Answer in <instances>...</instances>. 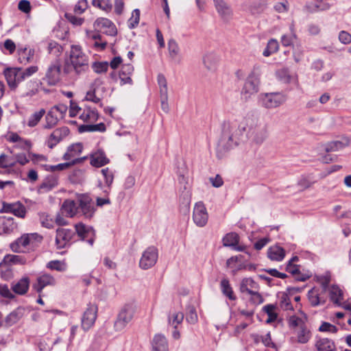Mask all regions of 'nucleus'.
Masks as SVG:
<instances>
[{
	"label": "nucleus",
	"mask_w": 351,
	"mask_h": 351,
	"mask_svg": "<svg viewBox=\"0 0 351 351\" xmlns=\"http://www.w3.org/2000/svg\"><path fill=\"white\" fill-rule=\"evenodd\" d=\"M245 133L256 145H261L267 138V123L258 112L250 111L244 116H234L223 123L221 136L217 147V158H223L239 145Z\"/></svg>",
	"instance_id": "1"
},
{
	"label": "nucleus",
	"mask_w": 351,
	"mask_h": 351,
	"mask_svg": "<svg viewBox=\"0 0 351 351\" xmlns=\"http://www.w3.org/2000/svg\"><path fill=\"white\" fill-rule=\"evenodd\" d=\"M88 69V57L82 51L80 46L72 45L69 59L64 63V72L66 74L74 72L77 75H81L86 73Z\"/></svg>",
	"instance_id": "2"
},
{
	"label": "nucleus",
	"mask_w": 351,
	"mask_h": 351,
	"mask_svg": "<svg viewBox=\"0 0 351 351\" xmlns=\"http://www.w3.org/2000/svg\"><path fill=\"white\" fill-rule=\"evenodd\" d=\"M42 241L43 237L38 233L23 234L12 242L10 247L15 253H29L34 251Z\"/></svg>",
	"instance_id": "3"
},
{
	"label": "nucleus",
	"mask_w": 351,
	"mask_h": 351,
	"mask_svg": "<svg viewBox=\"0 0 351 351\" xmlns=\"http://www.w3.org/2000/svg\"><path fill=\"white\" fill-rule=\"evenodd\" d=\"M287 101V96L280 92L261 93L258 95V104L266 109H274L280 107Z\"/></svg>",
	"instance_id": "4"
},
{
	"label": "nucleus",
	"mask_w": 351,
	"mask_h": 351,
	"mask_svg": "<svg viewBox=\"0 0 351 351\" xmlns=\"http://www.w3.org/2000/svg\"><path fill=\"white\" fill-rule=\"evenodd\" d=\"M77 204L78 205V215L83 216L85 219H91L95 212L94 202L92 198L85 194H80L77 196Z\"/></svg>",
	"instance_id": "5"
},
{
	"label": "nucleus",
	"mask_w": 351,
	"mask_h": 351,
	"mask_svg": "<svg viewBox=\"0 0 351 351\" xmlns=\"http://www.w3.org/2000/svg\"><path fill=\"white\" fill-rule=\"evenodd\" d=\"M134 312L135 308L132 304H125L119 312L114 322L115 330H123L132 319Z\"/></svg>",
	"instance_id": "6"
},
{
	"label": "nucleus",
	"mask_w": 351,
	"mask_h": 351,
	"mask_svg": "<svg viewBox=\"0 0 351 351\" xmlns=\"http://www.w3.org/2000/svg\"><path fill=\"white\" fill-rule=\"evenodd\" d=\"M158 258V252L156 247H148L142 254L139 261V267L142 269H148L154 267Z\"/></svg>",
	"instance_id": "7"
},
{
	"label": "nucleus",
	"mask_w": 351,
	"mask_h": 351,
	"mask_svg": "<svg viewBox=\"0 0 351 351\" xmlns=\"http://www.w3.org/2000/svg\"><path fill=\"white\" fill-rule=\"evenodd\" d=\"M61 63L59 60L52 62L48 66L43 80L49 85H56L60 80Z\"/></svg>",
	"instance_id": "8"
},
{
	"label": "nucleus",
	"mask_w": 351,
	"mask_h": 351,
	"mask_svg": "<svg viewBox=\"0 0 351 351\" xmlns=\"http://www.w3.org/2000/svg\"><path fill=\"white\" fill-rule=\"evenodd\" d=\"M208 214L202 202L195 203L193 211V220L200 228L205 226L208 222Z\"/></svg>",
	"instance_id": "9"
},
{
	"label": "nucleus",
	"mask_w": 351,
	"mask_h": 351,
	"mask_svg": "<svg viewBox=\"0 0 351 351\" xmlns=\"http://www.w3.org/2000/svg\"><path fill=\"white\" fill-rule=\"evenodd\" d=\"M97 313V306L89 304L82 318V327L84 330H89L94 324Z\"/></svg>",
	"instance_id": "10"
},
{
	"label": "nucleus",
	"mask_w": 351,
	"mask_h": 351,
	"mask_svg": "<svg viewBox=\"0 0 351 351\" xmlns=\"http://www.w3.org/2000/svg\"><path fill=\"white\" fill-rule=\"evenodd\" d=\"M94 27L109 36H115L117 30L115 25L108 19L100 18L94 23Z\"/></svg>",
	"instance_id": "11"
},
{
	"label": "nucleus",
	"mask_w": 351,
	"mask_h": 351,
	"mask_svg": "<svg viewBox=\"0 0 351 351\" xmlns=\"http://www.w3.org/2000/svg\"><path fill=\"white\" fill-rule=\"evenodd\" d=\"M260 81L247 77L243 87L241 90V95L245 99H248L252 95L257 93L259 90Z\"/></svg>",
	"instance_id": "12"
},
{
	"label": "nucleus",
	"mask_w": 351,
	"mask_h": 351,
	"mask_svg": "<svg viewBox=\"0 0 351 351\" xmlns=\"http://www.w3.org/2000/svg\"><path fill=\"white\" fill-rule=\"evenodd\" d=\"M215 9L224 21H229L233 16L230 6L224 0H213Z\"/></svg>",
	"instance_id": "13"
},
{
	"label": "nucleus",
	"mask_w": 351,
	"mask_h": 351,
	"mask_svg": "<svg viewBox=\"0 0 351 351\" xmlns=\"http://www.w3.org/2000/svg\"><path fill=\"white\" fill-rule=\"evenodd\" d=\"M73 232L70 229L58 228L56 231V243L58 248L65 247L73 236Z\"/></svg>",
	"instance_id": "14"
},
{
	"label": "nucleus",
	"mask_w": 351,
	"mask_h": 351,
	"mask_svg": "<svg viewBox=\"0 0 351 351\" xmlns=\"http://www.w3.org/2000/svg\"><path fill=\"white\" fill-rule=\"evenodd\" d=\"M2 211L4 213H12L20 218H24L26 215V208L25 206L19 202L12 204L3 203Z\"/></svg>",
	"instance_id": "15"
},
{
	"label": "nucleus",
	"mask_w": 351,
	"mask_h": 351,
	"mask_svg": "<svg viewBox=\"0 0 351 351\" xmlns=\"http://www.w3.org/2000/svg\"><path fill=\"white\" fill-rule=\"evenodd\" d=\"M4 75L10 88H15L17 84L22 80L20 68L7 69L4 71Z\"/></svg>",
	"instance_id": "16"
},
{
	"label": "nucleus",
	"mask_w": 351,
	"mask_h": 351,
	"mask_svg": "<svg viewBox=\"0 0 351 351\" xmlns=\"http://www.w3.org/2000/svg\"><path fill=\"white\" fill-rule=\"evenodd\" d=\"M77 207V199L75 200L67 199L63 202L60 210L66 217H73L78 215Z\"/></svg>",
	"instance_id": "17"
},
{
	"label": "nucleus",
	"mask_w": 351,
	"mask_h": 351,
	"mask_svg": "<svg viewBox=\"0 0 351 351\" xmlns=\"http://www.w3.org/2000/svg\"><path fill=\"white\" fill-rule=\"evenodd\" d=\"M17 228L14 218L5 216L0 217V235L10 234Z\"/></svg>",
	"instance_id": "18"
},
{
	"label": "nucleus",
	"mask_w": 351,
	"mask_h": 351,
	"mask_svg": "<svg viewBox=\"0 0 351 351\" xmlns=\"http://www.w3.org/2000/svg\"><path fill=\"white\" fill-rule=\"evenodd\" d=\"M56 280L54 278L47 274H44L37 278L36 282L33 285V288L38 293L47 286L54 285Z\"/></svg>",
	"instance_id": "19"
},
{
	"label": "nucleus",
	"mask_w": 351,
	"mask_h": 351,
	"mask_svg": "<svg viewBox=\"0 0 351 351\" xmlns=\"http://www.w3.org/2000/svg\"><path fill=\"white\" fill-rule=\"evenodd\" d=\"M83 149V146L81 143H75L69 146L66 150V152L63 156V159L65 160H71L72 161L74 159H79V158H76L79 156ZM86 158H80V162L84 160Z\"/></svg>",
	"instance_id": "20"
},
{
	"label": "nucleus",
	"mask_w": 351,
	"mask_h": 351,
	"mask_svg": "<svg viewBox=\"0 0 351 351\" xmlns=\"http://www.w3.org/2000/svg\"><path fill=\"white\" fill-rule=\"evenodd\" d=\"M219 62V56L214 52L206 53L203 56V64L209 71H215Z\"/></svg>",
	"instance_id": "21"
},
{
	"label": "nucleus",
	"mask_w": 351,
	"mask_h": 351,
	"mask_svg": "<svg viewBox=\"0 0 351 351\" xmlns=\"http://www.w3.org/2000/svg\"><path fill=\"white\" fill-rule=\"evenodd\" d=\"M69 133L66 128H62L55 130L50 135L48 141V146L52 148L58 143Z\"/></svg>",
	"instance_id": "22"
},
{
	"label": "nucleus",
	"mask_w": 351,
	"mask_h": 351,
	"mask_svg": "<svg viewBox=\"0 0 351 351\" xmlns=\"http://www.w3.org/2000/svg\"><path fill=\"white\" fill-rule=\"evenodd\" d=\"M152 351H168V343L166 337L160 334L154 337L152 342Z\"/></svg>",
	"instance_id": "23"
},
{
	"label": "nucleus",
	"mask_w": 351,
	"mask_h": 351,
	"mask_svg": "<svg viewBox=\"0 0 351 351\" xmlns=\"http://www.w3.org/2000/svg\"><path fill=\"white\" fill-rule=\"evenodd\" d=\"M278 79L285 84L295 83L298 84V77L295 74H291L290 71L285 68L279 69L276 71Z\"/></svg>",
	"instance_id": "24"
},
{
	"label": "nucleus",
	"mask_w": 351,
	"mask_h": 351,
	"mask_svg": "<svg viewBox=\"0 0 351 351\" xmlns=\"http://www.w3.org/2000/svg\"><path fill=\"white\" fill-rule=\"evenodd\" d=\"M29 287V278L28 277H23L16 282H14L12 286V291L19 295L25 294Z\"/></svg>",
	"instance_id": "25"
},
{
	"label": "nucleus",
	"mask_w": 351,
	"mask_h": 351,
	"mask_svg": "<svg viewBox=\"0 0 351 351\" xmlns=\"http://www.w3.org/2000/svg\"><path fill=\"white\" fill-rule=\"evenodd\" d=\"M241 256H232L226 261V267L232 269V273L235 275L239 271L246 269V265L240 263Z\"/></svg>",
	"instance_id": "26"
},
{
	"label": "nucleus",
	"mask_w": 351,
	"mask_h": 351,
	"mask_svg": "<svg viewBox=\"0 0 351 351\" xmlns=\"http://www.w3.org/2000/svg\"><path fill=\"white\" fill-rule=\"evenodd\" d=\"M134 71V67L131 64H125L122 66L121 70L119 73V78L121 84H131L132 80L131 75Z\"/></svg>",
	"instance_id": "27"
},
{
	"label": "nucleus",
	"mask_w": 351,
	"mask_h": 351,
	"mask_svg": "<svg viewBox=\"0 0 351 351\" xmlns=\"http://www.w3.org/2000/svg\"><path fill=\"white\" fill-rule=\"evenodd\" d=\"M296 335V342L302 344L306 343L311 337V332L306 324L298 328L295 330Z\"/></svg>",
	"instance_id": "28"
},
{
	"label": "nucleus",
	"mask_w": 351,
	"mask_h": 351,
	"mask_svg": "<svg viewBox=\"0 0 351 351\" xmlns=\"http://www.w3.org/2000/svg\"><path fill=\"white\" fill-rule=\"evenodd\" d=\"M35 50L34 49L20 48L18 49L19 61L24 64L32 62Z\"/></svg>",
	"instance_id": "29"
},
{
	"label": "nucleus",
	"mask_w": 351,
	"mask_h": 351,
	"mask_svg": "<svg viewBox=\"0 0 351 351\" xmlns=\"http://www.w3.org/2000/svg\"><path fill=\"white\" fill-rule=\"evenodd\" d=\"M267 256L271 261H281L285 256V251L280 246L274 245L268 249Z\"/></svg>",
	"instance_id": "30"
},
{
	"label": "nucleus",
	"mask_w": 351,
	"mask_h": 351,
	"mask_svg": "<svg viewBox=\"0 0 351 351\" xmlns=\"http://www.w3.org/2000/svg\"><path fill=\"white\" fill-rule=\"evenodd\" d=\"M308 298L311 304L313 306L324 304L326 301L324 297L321 295L319 290L317 288H313L308 291Z\"/></svg>",
	"instance_id": "31"
},
{
	"label": "nucleus",
	"mask_w": 351,
	"mask_h": 351,
	"mask_svg": "<svg viewBox=\"0 0 351 351\" xmlns=\"http://www.w3.org/2000/svg\"><path fill=\"white\" fill-rule=\"evenodd\" d=\"M109 162L105 154L101 151H98L91 155L90 164L97 167H102Z\"/></svg>",
	"instance_id": "32"
},
{
	"label": "nucleus",
	"mask_w": 351,
	"mask_h": 351,
	"mask_svg": "<svg viewBox=\"0 0 351 351\" xmlns=\"http://www.w3.org/2000/svg\"><path fill=\"white\" fill-rule=\"evenodd\" d=\"M239 236L237 233L234 232L228 233L223 238V243L224 246L233 247L235 250L238 251H242V247H236L239 243Z\"/></svg>",
	"instance_id": "33"
},
{
	"label": "nucleus",
	"mask_w": 351,
	"mask_h": 351,
	"mask_svg": "<svg viewBox=\"0 0 351 351\" xmlns=\"http://www.w3.org/2000/svg\"><path fill=\"white\" fill-rule=\"evenodd\" d=\"M315 347L318 351H335V344L328 338L319 339L316 341Z\"/></svg>",
	"instance_id": "34"
},
{
	"label": "nucleus",
	"mask_w": 351,
	"mask_h": 351,
	"mask_svg": "<svg viewBox=\"0 0 351 351\" xmlns=\"http://www.w3.org/2000/svg\"><path fill=\"white\" fill-rule=\"evenodd\" d=\"M350 141L348 138H343L341 141H335L327 143L325 145L326 152H337L348 146Z\"/></svg>",
	"instance_id": "35"
},
{
	"label": "nucleus",
	"mask_w": 351,
	"mask_h": 351,
	"mask_svg": "<svg viewBox=\"0 0 351 351\" xmlns=\"http://www.w3.org/2000/svg\"><path fill=\"white\" fill-rule=\"evenodd\" d=\"M99 117L97 110L86 108L80 114V118L84 122L94 123L97 121Z\"/></svg>",
	"instance_id": "36"
},
{
	"label": "nucleus",
	"mask_w": 351,
	"mask_h": 351,
	"mask_svg": "<svg viewBox=\"0 0 351 351\" xmlns=\"http://www.w3.org/2000/svg\"><path fill=\"white\" fill-rule=\"evenodd\" d=\"M3 263L5 265H24L26 263V258L20 255L8 254L3 258Z\"/></svg>",
	"instance_id": "37"
},
{
	"label": "nucleus",
	"mask_w": 351,
	"mask_h": 351,
	"mask_svg": "<svg viewBox=\"0 0 351 351\" xmlns=\"http://www.w3.org/2000/svg\"><path fill=\"white\" fill-rule=\"evenodd\" d=\"M220 287L223 294L228 298L229 300H235L237 299L228 279H222L220 283Z\"/></svg>",
	"instance_id": "38"
},
{
	"label": "nucleus",
	"mask_w": 351,
	"mask_h": 351,
	"mask_svg": "<svg viewBox=\"0 0 351 351\" xmlns=\"http://www.w3.org/2000/svg\"><path fill=\"white\" fill-rule=\"evenodd\" d=\"M23 308H18L11 312L5 318V322L8 325L12 326L16 323L23 315Z\"/></svg>",
	"instance_id": "39"
},
{
	"label": "nucleus",
	"mask_w": 351,
	"mask_h": 351,
	"mask_svg": "<svg viewBox=\"0 0 351 351\" xmlns=\"http://www.w3.org/2000/svg\"><path fill=\"white\" fill-rule=\"evenodd\" d=\"M330 298L331 301H332L337 305H341V301L343 299V292L336 285H333L330 289Z\"/></svg>",
	"instance_id": "40"
},
{
	"label": "nucleus",
	"mask_w": 351,
	"mask_h": 351,
	"mask_svg": "<svg viewBox=\"0 0 351 351\" xmlns=\"http://www.w3.org/2000/svg\"><path fill=\"white\" fill-rule=\"evenodd\" d=\"M45 110L43 108L34 112L28 118L27 125L30 128L35 127L39 123L45 114Z\"/></svg>",
	"instance_id": "41"
},
{
	"label": "nucleus",
	"mask_w": 351,
	"mask_h": 351,
	"mask_svg": "<svg viewBox=\"0 0 351 351\" xmlns=\"http://www.w3.org/2000/svg\"><path fill=\"white\" fill-rule=\"evenodd\" d=\"M184 319V314L182 312H173L168 315V323L174 328H177Z\"/></svg>",
	"instance_id": "42"
},
{
	"label": "nucleus",
	"mask_w": 351,
	"mask_h": 351,
	"mask_svg": "<svg viewBox=\"0 0 351 351\" xmlns=\"http://www.w3.org/2000/svg\"><path fill=\"white\" fill-rule=\"evenodd\" d=\"M178 182L179 184L183 186V192L182 195L184 199L186 201L187 204H189L191 201V193L189 191V187L188 186V179L183 175H180L178 177Z\"/></svg>",
	"instance_id": "43"
},
{
	"label": "nucleus",
	"mask_w": 351,
	"mask_h": 351,
	"mask_svg": "<svg viewBox=\"0 0 351 351\" xmlns=\"http://www.w3.org/2000/svg\"><path fill=\"white\" fill-rule=\"evenodd\" d=\"M59 119L60 118L58 117V114L51 109L45 117L46 124L44 125V128L50 129L54 127L58 123Z\"/></svg>",
	"instance_id": "44"
},
{
	"label": "nucleus",
	"mask_w": 351,
	"mask_h": 351,
	"mask_svg": "<svg viewBox=\"0 0 351 351\" xmlns=\"http://www.w3.org/2000/svg\"><path fill=\"white\" fill-rule=\"evenodd\" d=\"M257 287L256 283L251 278H245L241 280L240 284V291L243 293L252 291V289H256Z\"/></svg>",
	"instance_id": "45"
},
{
	"label": "nucleus",
	"mask_w": 351,
	"mask_h": 351,
	"mask_svg": "<svg viewBox=\"0 0 351 351\" xmlns=\"http://www.w3.org/2000/svg\"><path fill=\"white\" fill-rule=\"evenodd\" d=\"M296 38V35L294 30V25L292 24L290 26V33L288 34L282 35L281 37L282 45L285 47H289L293 45L294 40Z\"/></svg>",
	"instance_id": "46"
},
{
	"label": "nucleus",
	"mask_w": 351,
	"mask_h": 351,
	"mask_svg": "<svg viewBox=\"0 0 351 351\" xmlns=\"http://www.w3.org/2000/svg\"><path fill=\"white\" fill-rule=\"evenodd\" d=\"M80 132H104L106 125L103 123L99 124L82 125L79 128Z\"/></svg>",
	"instance_id": "47"
},
{
	"label": "nucleus",
	"mask_w": 351,
	"mask_h": 351,
	"mask_svg": "<svg viewBox=\"0 0 351 351\" xmlns=\"http://www.w3.org/2000/svg\"><path fill=\"white\" fill-rule=\"evenodd\" d=\"M75 228L78 236L81 237L82 240H84L86 238L88 237L90 234H92V230L82 223L76 224L75 226Z\"/></svg>",
	"instance_id": "48"
},
{
	"label": "nucleus",
	"mask_w": 351,
	"mask_h": 351,
	"mask_svg": "<svg viewBox=\"0 0 351 351\" xmlns=\"http://www.w3.org/2000/svg\"><path fill=\"white\" fill-rule=\"evenodd\" d=\"M168 51L171 59H176L180 53V47L174 39H170L168 42Z\"/></svg>",
	"instance_id": "49"
},
{
	"label": "nucleus",
	"mask_w": 351,
	"mask_h": 351,
	"mask_svg": "<svg viewBox=\"0 0 351 351\" xmlns=\"http://www.w3.org/2000/svg\"><path fill=\"white\" fill-rule=\"evenodd\" d=\"M140 20V10L135 9L132 13V16L129 19L128 25L130 29H133L137 26Z\"/></svg>",
	"instance_id": "50"
},
{
	"label": "nucleus",
	"mask_w": 351,
	"mask_h": 351,
	"mask_svg": "<svg viewBox=\"0 0 351 351\" xmlns=\"http://www.w3.org/2000/svg\"><path fill=\"white\" fill-rule=\"evenodd\" d=\"M92 3L94 6L106 12L110 11L112 7L110 0H93Z\"/></svg>",
	"instance_id": "51"
},
{
	"label": "nucleus",
	"mask_w": 351,
	"mask_h": 351,
	"mask_svg": "<svg viewBox=\"0 0 351 351\" xmlns=\"http://www.w3.org/2000/svg\"><path fill=\"white\" fill-rule=\"evenodd\" d=\"M79 161H80V159H74V160H73L71 162H64V163H60V164H58L57 165L50 166L49 169L51 171H62V170L68 169L71 165H75L76 163H78Z\"/></svg>",
	"instance_id": "52"
},
{
	"label": "nucleus",
	"mask_w": 351,
	"mask_h": 351,
	"mask_svg": "<svg viewBox=\"0 0 351 351\" xmlns=\"http://www.w3.org/2000/svg\"><path fill=\"white\" fill-rule=\"evenodd\" d=\"M47 267L58 271H63L66 270L65 264L60 261H51L49 262L47 265Z\"/></svg>",
	"instance_id": "53"
},
{
	"label": "nucleus",
	"mask_w": 351,
	"mask_h": 351,
	"mask_svg": "<svg viewBox=\"0 0 351 351\" xmlns=\"http://www.w3.org/2000/svg\"><path fill=\"white\" fill-rule=\"evenodd\" d=\"M101 173L104 178L106 184L110 188L114 180L113 173L108 168L102 169Z\"/></svg>",
	"instance_id": "54"
},
{
	"label": "nucleus",
	"mask_w": 351,
	"mask_h": 351,
	"mask_svg": "<svg viewBox=\"0 0 351 351\" xmlns=\"http://www.w3.org/2000/svg\"><path fill=\"white\" fill-rule=\"evenodd\" d=\"M64 17L69 22L75 26L82 25L84 21L83 18L76 16L72 13H65Z\"/></svg>",
	"instance_id": "55"
},
{
	"label": "nucleus",
	"mask_w": 351,
	"mask_h": 351,
	"mask_svg": "<svg viewBox=\"0 0 351 351\" xmlns=\"http://www.w3.org/2000/svg\"><path fill=\"white\" fill-rule=\"evenodd\" d=\"M275 306L272 304H267L263 307L264 311L268 315L269 319L267 320L269 323L277 318V314L274 312Z\"/></svg>",
	"instance_id": "56"
},
{
	"label": "nucleus",
	"mask_w": 351,
	"mask_h": 351,
	"mask_svg": "<svg viewBox=\"0 0 351 351\" xmlns=\"http://www.w3.org/2000/svg\"><path fill=\"white\" fill-rule=\"evenodd\" d=\"M88 8L87 0H78L75 4L73 11L75 14H81L85 12Z\"/></svg>",
	"instance_id": "57"
},
{
	"label": "nucleus",
	"mask_w": 351,
	"mask_h": 351,
	"mask_svg": "<svg viewBox=\"0 0 351 351\" xmlns=\"http://www.w3.org/2000/svg\"><path fill=\"white\" fill-rule=\"evenodd\" d=\"M109 66L107 62H94L93 64V69L97 73H101L106 72Z\"/></svg>",
	"instance_id": "58"
},
{
	"label": "nucleus",
	"mask_w": 351,
	"mask_h": 351,
	"mask_svg": "<svg viewBox=\"0 0 351 351\" xmlns=\"http://www.w3.org/2000/svg\"><path fill=\"white\" fill-rule=\"evenodd\" d=\"M289 4L287 0L278 2L274 5V10L278 13H285L289 10Z\"/></svg>",
	"instance_id": "59"
},
{
	"label": "nucleus",
	"mask_w": 351,
	"mask_h": 351,
	"mask_svg": "<svg viewBox=\"0 0 351 351\" xmlns=\"http://www.w3.org/2000/svg\"><path fill=\"white\" fill-rule=\"evenodd\" d=\"M15 162L4 154L0 156V167L8 168L14 166Z\"/></svg>",
	"instance_id": "60"
},
{
	"label": "nucleus",
	"mask_w": 351,
	"mask_h": 351,
	"mask_svg": "<svg viewBox=\"0 0 351 351\" xmlns=\"http://www.w3.org/2000/svg\"><path fill=\"white\" fill-rule=\"evenodd\" d=\"M38 68L37 66H31L25 69V70H22L21 69H20V73L22 80L36 73L38 71Z\"/></svg>",
	"instance_id": "61"
},
{
	"label": "nucleus",
	"mask_w": 351,
	"mask_h": 351,
	"mask_svg": "<svg viewBox=\"0 0 351 351\" xmlns=\"http://www.w3.org/2000/svg\"><path fill=\"white\" fill-rule=\"evenodd\" d=\"M261 73L262 66L259 64H255L254 65L250 73L247 77L260 81V77L261 75Z\"/></svg>",
	"instance_id": "62"
},
{
	"label": "nucleus",
	"mask_w": 351,
	"mask_h": 351,
	"mask_svg": "<svg viewBox=\"0 0 351 351\" xmlns=\"http://www.w3.org/2000/svg\"><path fill=\"white\" fill-rule=\"evenodd\" d=\"M280 305L281 308L285 311L293 309L289 298L285 293H283L281 297Z\"/></svg>",
	"instance_id": "63"
},
{
	"label": "nucleus",
	"mask_w": 351,
	"mask_h": 351,
	"mask_svg": "<svg viewBox=\"0 0 351 351\" xmlns=\"http://www.w3.org/2000/svg\"><path fill=\"white\" fill-rule=\"evenodd\" d=\"M338 38L342 44L348 45L351 43V34L346 31H341Z\"/></svg>",
	"instance_id": "64"
}]
</instances>
